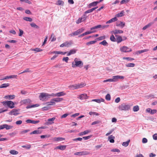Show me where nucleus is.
<instances>
[{"mask_svg": "<svg viewBox=\"0 0 157 157\" xmlns=\"http://www.w3.org/2000/svg\"><path fill=\"white\" fill-rule=\"evenodd\" d=\"M91 136H92L90 135V136H86L83 137L82 138L85 140H88V139H90L91 138Z\"/></svg>", "mask_w": 157, "mask_h": 157, "instance_id": "obj_53", "label": "nucleus"}, {"mask_svg": "<svg viewBox=\"0 0 157 157\" xmlns=\"http://www.w3.org/2000/svg\"><path fill=\"white\" fill-rule=\"evenodd\" d=\"M88 97L87 96V94H82L79 95L78 98L80 100L86 99L88 98Z\"/></svg>", "mask_w": 157, "mask_h": 157, "instance_id": "obj_13", "label": "nucleus"}, {"mask_svg": "<svg viewBox=\"0 0 157 157\" xmlns=\"http://www.w3.org/2000/svg\"><path fill=\"white\" fill-rule=\"evenodd\" d=\"M77 51V50L75 49L71 50L69 52H68L67 54V56H69L72 54H75Z\"/></svg>", "mask_w": 157, "mask_h": 157, "instance_id": "obj_20", "label": "nucleus"}, {"mask_svg": "<svg viewBox=\"0 0 157 157\" xmlns=\"http://www.w3.org/2000/svg\"><path fill=\"white\" fill-rule=\"evenodd\" d=\"M113 82H116L118 81L119 79H123L124 78V76L121 75H115L113 76Z\"/></svg>", "mask_w": 157, "mask_h": 157, "instance_id": "obj_10", "label": "nucleus"}, {"mask_svg": "<svg viewBox=\"0 0 157 157\" xmlns=\"http://www.w3.org/2000/svg\"><path fill=\"white\" fill-rule=\"evenodd\" d=\"M147 139L145 138H143L142 140V142L143 143H147Z\"/></svg>", "mask_w": 157, "mask_h": 157, "instance_id": "obj_63", "label": "nucleus"}, {"mask_svg": "<svg viewBox=\"0 0 157 157\" xmlns=\"http://www.w3.org/2000/svg\"><path fill=\"white\" fill-rule=\"evenodd\" d=\"M117 39H116V41L117 43H119L121 42L123 40V39L121 36H117L116 37Z\"/></svg>", "mask_w": 157, "mask_h": 157, "instance_id": "obj_27", "label": "nucleus"}, {"mask_svg": "<svg viewBox=\"0 0 157 157\" xmlns=\"http://www.w3.org/2000/svg\"><path fill=\"white\" fill-rule=\"evenodd\" d=\"M53 95V94L52 93L51 94H49L46 93H41L40 94L39 98L40 100L42 101H46V99L50 98L51 97H52V96Z\"/></svg>", "mask_w": 157, "mask_h": 157, "instance_id": "obj_1", "label": "nucleus"}, {"mask_svg": "<svg viewBox=\"0 0 157 157\" xmlns=\"http://www.w3.org/2000/svg\"><path fill=\"white\" fill-rule=\"evenodd\" d=\"M98 3V1L93 2L89 4V5H88V7L89 8H90L92 6H96Z\"/></svg>", "mask_w": 157, "mask_h": 157, "instance_id": "obj_19", "label": "nucleus"}, {"mask_svg": "<svg viewBox=\"0 0 157 157\" xmlns=\"http://www.w3.org/2000/svg\"><path fill=\"white\" fill-rule=\"evenodd\" d=\"M65 140L64 138L62 137H55L53 139V140L55 141H62Z\"/></svg>", "mask_w": 157, "mask_h": 157, "instance_id": "obj_28", "label": "nucleus"}, {"mask_svg": "<svg viewBox=\"0 0 157 157\" xmlns=\"http://www.w3.org/2000/svg\"><path fill=\"white\" fill-rule=\"evenodd\" d=\"M113 82V78H112L109 79H106L105 80H104L103 81L104 82Z\"/></svg>", "mask_w": 157, "mask_h": 157, "instance_id": "obj_52", "label": "nucleus"}, {"mask_svg": "<svg viewBox=\"0 0 157 157\" xmlns=\"http://www.w3.org/2000/svg\"><path fill=\"white\" fill-rule=\"evenodd\" d=\"M117 17H115L112 18V19H110L108 21H107L106 22V24H109L112 23L113 22H115L117 20Z\"/></svg>", "mask_w": 157, "mask_h": 157, "instance_id": "obj_24", "label": "nucleus"}, {"mask_svg": "<svg viewBox=\"0 0 157 157\" xmlns=\"http://www.w3.org/2000/svg\"><path fill=\"white\" fill-rule=\"evenodd\" d=\"M19 31L20 32V33L19 34V36H21L23 34V31L20 29H19Z\"/></svg>", "mask_w": 157, "mask_h": 157, "instance_id": "obj_62", "label": "nucleus"}, {"mask_svg": "<svg viewBox=\"0 0 157 157\" xmlns=\"http://www.w3.org/2000/svg\"><path fill=\"white\" fill-rule=\"evenodd\" d=\"M19 109H12L9 113L10 115L17 116L19 114Z\"/></svg>", "mask_w": 157, "mask_h": 157, "instance_id": "obj_11", "label": "nucleus"}, {"mask_svg": "<svg viewBox=\"0 0 157 157\" xmlns=\"http://www.w3.org/2000/svg\"><path fill=\"white\" fill-rule=\"evenodd\" d=\"M69 59V58L67 57H64L63 59V60L66 63H68V61Z\"/></svg>", "mask_w": 157, "mask_h": 157, "instance_id": "obj_60", "label": "nucleus"}, {"mask_svg": "<svg viewBox=\"0 0 157 157\" xmlns=\"http://www.w3.org/2000/svg\"><path fill=\"white\" fill-rule=\"evenodd\" d=\"M153 138L154 140H157V134H155L153 135Z\"/></svg>", "mask_w": 157, "mask_h": 157, "instance_id": "obj_64", "label": "nucleus"}, {"mask_svg": "<svg viewBox=\"0 0 157 157\" xmlns=\"http://www.w3.org/2000/svg\"><path fill=\"white\" fill-rule=\"evenodd\" d=\"M105 99L108 101L110 100L111 99L110 95L109 94H107L105 96Z\"/></svg>", "mask_w": 157, "mask_h": 157, "instance_id": "obj_50", "label": "nucleus"}, {"mask_svg": "<svg viewBox=\"0 0 157 157\" xmlns=\"http://www.w3.org/2000/svg\"><path fill=\"white\" fill-rule=\"evenodd\" d=\"M55 118L53 117L51 118H49L48 119V122H47V124H50L52 123H53V121L55 120Z\"/></svg>", "mask_w": 157, "mask_h": 157, "instance_id": "obj_26", "label": "nucleus"}, {"mask_svg": "<svg viewBox=\"0 0 157 157\" xmlns=\"http://www.w3.org/2000/svg\"><path fill=\"white\" fill-rule=\"evenodd\" d=\"M130 141V140H128L127 141L123 142L122 145L123 146H124L125 147H126L128 146Z\"/></svg>", "mask_w": 157, "mask_h": 157, "instance_id": "obj_35", "label": "nucleus"}, {"mask_svg": "<svg viewBox=\"0 0 157 157\" xmlns=\"http://www.w3.org/2000/svg\"><path fill=\"white\" fill-rule=\"evenodd\" d=\"M101 122V121H95L92 122L91 124L92 125H94L97 124H98Z\"/></svg>", "mask_w": 157, "mask_h": 157, "instance_id": "obj_56", "label": "nucleus"}, {"mask_svg": "<svg viewBox=\"0 0 157 157\" xmlns=\"http://www.w3.org/2000/svg\"><path fill=\"white\" fill-rule=\"evenodd\" d=\"M110 40L113 42L116 41V39H115V37L113 35H112L111 36L110 38Z\"/></svg>", "mask_w": 157, "mask_h": 157, "instance_id": "obj_45", "label": "nucleus"}, {"mask_svg": "<svg viewBox=\"0 0 157 157\" xmlns=\"http://www.w3.org/2000/svg\"><path fill=\"white\" fill-rule=\"evenodd\" d=\"M82 139V138L80 137H78L75 139H73L72 140L73 141H81Z\"/></svg>", "mask_w": 157, "mask_h": 157, "instance_id": "obj_57", "label": "nucleus"}, {"mask_svg": "<svg viewBox=\"0 0 157 157\" xmlns=\"http://www.w3.org/2000/svg\"><path fill=\"white\" fill-rule=\"evenodd\" d=\"M29 68H27L24 71L22 72H21V73L19 74H21L24 73H25L28 72L30 71H29Z\"/></svg>", "mask_w": 157, "mask_h": 157, "instance_id": "obj_59", "label": "nucleus"}, {"mask_svg": "<svg viewBox=\"0 0 157 157\" xmlns=\"http://www.w3.org/2000/svg\"><path fill=\"white\" fill-rule=\"evenodd\" d=\"M82 155H89L90 154V153L87 151H81Z\"/></svg>", "mask_w": 157, "mask_h": 157, "instance_id": "obj_51", "label": "nucleus"}, {"mask_svg": "<svg viewBox=\"0 0 157 157\" xmlns=\"http://www.w3.org/2000/svg\"><path fill=\"white\" fill-rule=\"evenodd\" d=\"M26 122L27 123H31L33 124H36L40 122L39 121H34L32 120L29 119H28L26 120Z\"/></svg>", "mask_w": 157, "mask_h": 157, "instance_id": "obj_16", "label": "nucleus"}, {"mask_svg": "<svg viewBox=\"0 0 157 157\" xmlns=\"http://www.w3.org/2000/svg\"><path fill=\"white\" fill-rule=\"evenodd\" d=\"M116 26H120L122 28H123L125 26V23L123 22H121L119 24H117Z\"/></svg>", "mask_w": 157, "mask_h": 157, "instance_id": "obj_36", "label": "nucleus"}, {"mask_svg": "<svg viewBox=\"0 0 157 157\" xmlns=\"http://www.w3.org/2000/svg\"><path fill=\"white\" fill-rule=\"evenodd\" d=\"M87 16L84 14L81 17L79 18L76 21L77 24H78L82 22L85 21L86 19Z\"/></svg>", "mask_w": 157, "mask_h": 157, "instance_id": "obj_9", "label": "nucleus"}, {"mask_svg": "<svg viewBox=\"0 0 157 157\" xmlns=\"http://www.w3.org/2000/svg\"><path fill=\"white\" fill-rule=\"evenodd\" d=\"M64 2L61 0H59L56 1V4L57 5H61L62 6H63L64 5Z\"/></svg>", "mask_w": 157, "mask_h": 157, "instance_id": "obj_29", "label": "nucleus"}, {"mask_svg": "<svg viewBox=\"0 0 157 157\" xmlns=\"http://www.w3.org/2000/svg\"><path fill=\"white\" fill-rule=\"evenodd\" d=\"M73 42L72 40L67 41L61 44L60 47L61 48L64 47H69L71 46Z\"/></svg>", "mask_w": 157, "mask_h": 157, "instance_id": "obj_6", "label": "nucleus"}, {"mask_svg": "<svg viewBox=\"0 0 157 157\" xmlns=\"http://www.w3.org/2000/svg\"><path fill=\"white\" fill-rule=\"evenodd\" d=\"M66 146L65 145H60L56 147L55 149H59L61 150H64L66 149Z\"/></svg>", "mask_w": 157, "mask_h": 157, "instance_id": "obj_23", "label": "nucleus"}, {"mask_svg": "<svg viewBox=\"0 0 157 157\" xmlns=\"http://www.w3.org/2000/svg\"><path fill=\"white\" fill-rule=\"evenodd\" d=\"M63 100V98H55L51 99L50 102L51 105H55L56 102H58Z\"/></svg>", "mask_w": 157, "mask_h": 157, "instance_id": "obj_5", "label": "nucleus"}, {"mask_svg": "<svg viewBox=\"0 0 157 157\" xmlns=\"http://www.w3.org/2000/svg\"><path fill=\"white\" fill-rule=\"evenodd\" d=\"M154 24L153 22H151L149 23L147 25L145 26L143 28H142V29L143 30H145L147 28H148L150 27L152 25Z\"/></svg>", "mask_w": 157, "mask_h": 157, "instance_id": "obj_22", "label": "nucleus"}, {"mask_svg": "<svg viewBox=\"0 0 157 157\" xmlns=\"http://www.w3.org/2000/svg\"><path fill=\"white\" fill-rule=\"evenodd\" d=\"M130 105L125 103L121 104L118 107L119 110L121 111H126L130 109Z\"/></svg>", "mask_w": 157, "mask_h": 157, "instance_id": "obj_3", "label": "nucleus"}, {"mask_svg": "<svg viewBox=\"0 0 157 157\" xmlns=\"http://www.w3.org/2000/svg\"><path fill=\"white\" fill-rule=\"evenodd\" d=\"M135 65V64L134 63H129L127 64L126 65V66L127 67H133Z\"/></svg>", "mask_w": 157, "mask_h": 157, "instance_id": "obj_46", "label": "nucleus"}, {"mask_svg": "<svg viewBox=\"0 0 157 157\" xmlns=\"http://www.w3.org/2000/svg\"><path fill=\"white\" fill-rule=\"evenodd\" d=\"M52 94H53V95L52 96V97H60L61 96H64L66 95V93H64L63 91L60 92L56 94H54L53 93H52Z\"/></svg>", "mask_w": 157, "mask_h": 157, "instance_id": "obj_12", "label": "nucleus"}, {"mask_svg": "<svg viewBox=\"0 0 157 157\" xmlns=\"http://www.w3.org/2000/svg\"><path fill=\"white\" fill-rule=\"evenodd\" d=\"M10 153L11 154L13 155H17L18 153V152L17 151L14 150L10 151Z\"/></svg>", "mask_w": 157, "mask_h": 157, "instance_id": "obj_37", "label": "nucleus"}, {"mask_svg": "<svg viewBox=\"0 0 157 157\" xmlns=\"http://www.w3.org/2000/svg\"><path fill=\"white\" fill-rule=\"evenodd\" d=\"M42 131L40 130H37L33 131L30 133V135L33 134H40L41 133Z\"/></svg>", "mask_w": 157, "mask_h": 157, "instance_id": "obj_21", "label": "nucleus"}, {"mask_svg": "<svg viewBox=\"0 0 157 157\" xmlns=\"http://www.w3.org/2000/svg\"><path fill=\"white\" fill-rule=\"evenodd\" d=\"M120 50L122 52H127L132 51V49L127 46H124L120 48Z\"/></svg>", "mask_w": 157, "mask_h": 157, "instance_id": "obj_7", "label": "nucleus"}, {"mask_svg": "<svg viewBox=\"0 0 157 157\" xmlns=\"http://www.w3.org/2000/svg\"><path fill=\"white\" fill-rule=\"evenodd\" d=\"M124 10H122L120 13H118L116 14V16L117 17H121L124 15Z\"/></svg>", "mask_w": 157, "mask_h": 157, "instance_id": "obj_31", "label": "nucleus"}, {"mask_svg": "<svg viewBox=\"0 0 157 157\" xmlns=\"http://www.w3.org/2000/svg\"><path fill=\"white\" fill-rule=\"evenodd\" d=\"M69 88L72 89H77V84L72 85L69 86Z\"/></svg>", "mask_w": 157, "mask_h": 157, "instance_id": "obj_34", "label": "nucleus"}, {"mask_svg": "<svg viewBox=\"0 0 157 157\" xmlns=\"http://www.w3.org/2000/svg\"><path fill=\"white\" fill-rule=\"evenodd\" d=\"M77 89L82 88L84 86H85V85H84L83 83H78L77 84Z\"/></svg>", "mask_w": 157, "mask_h": 157, "instance_id": "obj_33", "label": "nucleus"}, {"mask_svg": "<svg viewBox=\"0 0 157 157\" xmlns=\"http://www.w3.org/2000/svg\"><path fill=\"white\" fill-rule=\"evenodd\" d=\"M39 105L38 104H36L35 105H29L26 107L27 109L33 107H37L39 106Z\"/></svg>", "mask_w": 157, "mask_h": 157, "instance_id": "obj_39", "label": "nucleus"}, {"mask_svg": "<svg viewBox=\"0 0 157 157\" xmlns=\"http://www.w3.org/2000/svg\"><path fill=\"white\" fill-rule=\"evenodd\" d=\"M51 38L52 39V41H54L56 40V38L55 37V36H54V34L53 33H52V34L51 35Z\"/></svg>", "mask_w": 157, "mask_h": 157, "instance_id": "obj_48", "label": "nucleus"}, {"mask_svg": "<svg viewBox=\"0 0 157 157\" xmlns=\"http://www.w3.org/2000/svg\"><path fill=\"white\" fill-rule=\"evenodd\" d=\"M5 128L7 130H9L13 128V126H12L6 124H5Z\"/></svg>", "mask_w": 157, "mask_h": 157, "instance_id": "obj_43", "label": "nucleus"}, {"mask_svg": "<svg viewBox=\"0 0 157 157\" xmlns=\"http://www.w3.org/2000/svg\"><path fill=\"white\" fill-rule=\"evenodd\" d=\"M30 25L32 27H34L36 28V29H39V27L36 25L35 23L32 22L30 24Z\"/></svg>", "mask_w": 157, "mask_h": 157, "instance_id": "obj_40", "label": "nucleus"}, {"mask_svg": "<svg viewBox=\"0 0 157 157\" xmlns=\"http://www.w3.org/2000/svg\"><path fill=\"white\" fill-rule=\"evenodd\" d=\"M84 30L82 28L79 29L77 31L74 32L71 34L70 35L71 36L78 35L82 33Z\"/></svg>", "mask_w": 157, "mask_h": 157, "instance_id": "obj_8", "label": "nucleus"}, {"mask_svg": "<svg viewBox=\"0 0 157 157\" xmlns=\"http://www.w3.org/2000/svg\"><path fill=\"white\" fill-rule=\"evenodd\" d=\"M100 44H102L104 46H106L107 45L108 43L105 40H104L99 43Z\"/></svg>", "mask_w": 157, "mask_h": 157, "instance_id": "obj_47", "label": "nucleus"}, {"mask_svg": "<svg viewBox=\"0 0 157 157\" xmlns=\"http://www.w3.org/2000/svg\"><path fill=\"white\" fill-rule=\"evenodd\" d=\"M33 50L36 52H40L43 51L42 49L38 48H36Z\"/></svg>", "mask_w": 157, "mask_h": 157, "instance_id": "obj_55", "label": "nucleus"}, {"mask_svg": "<svg viewBox=\"0 0 157 157\" xmlns=\"http://www.w3.org/2000/svg\"><path fill=\"white\" fill-rule=\"evenodd\" d=\"M23 19L27 21H29V22H31L33 21L32 19L31 18L28 17H24L23 18Z\"/></svg>", "mask_w": 157, "mask_h": 157, "instance_id": "obj_41", "label": "nucleus"}, {"mask_svg": "<svg viewBox=\"0 0 157 157\" xmlns=\"http://www.w3.org/2000/svg\"><path fill=\"white\" fill-rule=\"evenodd\" d=\"M15 95H8L5 96L4 97V98L6 99H8L9 100L13 99L15 98Z\"/></svg>", "mask_w": 157, "mask_h": 157, "instance_id": "obj_17", "label": "nucleus"}, {"mask_svg": "<svg viewBox=\"0 0 157 157\" xmlns=\"http://www.w3.org/2000/svg\"><path fill=\"white\" fill-rule=\"evenodd\" d=\"M102 26L101 25H98L97 26H95L94 27H93L91 28V30H94L95 29H97L98 28H100Z\"/></svg>", "mask_w": 157, "mask_h": 157, "instance_id": "obj_44", "label": "nucleus"}, {"mask_svg": "<svg viewBox=\"0 0 157 157\" xmlns=\"http://www.w3.org/2000/svg\"><path fill=\"white\" fill-rule=\"evenodd\" d=\"M21 147L27 149H29L31 148V145L30 144H29L25 145H22L21 146Z\"/></svg>", "mask_w": 157, "mask_h": 157, "instance_id": "obj_38", "label": "nucleus"}, {"mask_svg": "<svg viewBox=\"0 0 157 157\" xmlns=\"http://www.w3.org/2000/svg\"><path fill=\"white\" fill-rule=\"evenodd\" d=\"M115 138V137L113 135H110L108 137L110 143H113L114 142V139Z\"/></svg>", "mask_w": 157, "mask_h": 157, "instance_id": "obj_25", "label": "nucleus"}, {"mask_svg": "<svg viewBox=\"0 0 157 157\" xmlns=\"http://www.w3.org/2000/svg\"><path fill=\"white\" fill-rule=\"evenodd\" d=\"M1 103L4 106H7L10 108L12 109L14 107V103L11 101H3Z\"/></svg>", "mask_w": 157, "mask_h": 157, "instance_id": "obj_4", "label": "nucleus"}, {"mask_svg": "<svg viewBox=\"0 0 157 157\" xmlns=\"http://www.w3.org/2000/svg\"><path fill=\"white\" fill-rule=\"evenodd\" d=\"M31 100L29 99H27L22 100L21 101V102L23 104H26L29 103Z\"/></svg>", "mask_w": 157, "mask_h": 157, "instance_id": "obj_30", "label": "nucleus"}, {"mask_svg": "<svg viewBox=\"0 0 157 157\" xmlns=\"http://www.w3.org/2000/svg\"><path fill=\"white\" fill-rule=\"evenodd\" d=\"M146 111L151 114H153L156 113L157 110L156 109L152 110L150 108H148L146 109Z\"/></svg>", "mask_w": 157, "mask_h": 157, "instance_id": "obj_15", "label": "nucleus"}, {"mask_svg": "<svg viewBox=\"0 0 157 157\" xmlns=\"http://www.w3.org/2000/svg\"><path fill=\"white\" fill-rule=\"evenodd\" d=\"M10 86L9 83H4L0 86V88H6Z\"/></svg>", "mask_w": 157, "mask_h": 157, "instance_id": "obj_32", "label": "nucleus"}, {"mask_svg": "<svg viewBox=\"0 0 157 157\" xmlns=\"http://www.w3.org/2000/svg\"><path fill=\"white\" fill-rule=\"evenodd\" d=\"M91 131L90 130H87L84 132H81L79 133L78 135L79 136H82L87 134L90 132Z\"/></svg>", "mask_w": 157, "mask_h": 157, "instance_id": "obj_18", "label": "nucleus"}, {"mask_svg": "<svg viewBox=\"0 0 157 157\" xmlns=\"http://www.w3.org/2000/svg\"><path fill=\"white\" fill-rule=\"evenodd\" d=\"M21 2H25L28 3L29 4H31V2L30 1L28 0H20Z\"/></svg>", "mask_w": 157, "mask_h": 157, "instance_id": "obj_61", "label": "nucleus"}, {"mask_svg": "<svg viewBox=\"0 0 157 157\" xmlns=\"http://www.w3.org/2000/svg\"><path fill=\"white\" fill-rule=\"evenodd\" d=\"M105 39V36H100L98 38H97V40H101L103 39Z\"/></svg>", "mask_w": 157, "mask_h": 157, "instance_id": "obj_54", "label": "nucleus"}, {"mask_svg": "<svg viewBox=\"0 0 157 157\" xmlns=\"http://www.w3.org/2000/svg\"><path fill=\"white\" fill-rule=\"evenodd\" d=\"M139 108L138 105L135 106L133 107V111L134 112H137L139 110Z\"/></svg>", "mask_w": 157, "mask_h": 157, "instance_id": "obj_42", "label": "nucleus"}, {"mask_svg": "<svg viewBox=\"0 0 157 157\" xmlns=\"http://www.w3.org/2000/svg\"><path fill=\"white\" fill-rule=\"evenodd\" d=\"M79 59L75 58L74 61L72 63V67L73 68L76 67H82L83 65V63L82 61L79 60Z\"/></svg>", "mask_w": 157, "mask_h": 157, "instance_id": "obj_2", "label": "nucleus"}, {"mask_svg": "<svg viewBox=\"0 0 157 157\" xmlns=\"http://www.w3.org/2000/svg\"><path fill=\"white\" fill-rule=\"evenodd\" d=\"M148 51V50L147 49H145L143 50H142L139 51H138V52L140 54L141 53H143L145 52H147Z\"/></svg>", "mask_w": 157, "mask_h": 157, "instance_id": "obj_58", "label": "nucleus"}, {"mask_svg": "<svg viewBox=\"0 0 157 157\" xmlns=\"http://www.w3.org/2000/svg\"><path fill=\"white\" fill-rule=\"evenodd\" d=\"M96 41L95 40H93L92 41H90L89 42H88L86 43V44L88 45H90L94 44L96 42Z\"/></svg>", "mask_w": 157, "mask_h": 157, "instance_id": "obj_49", "label": "nucleus"}, {"mask_svg": "<svg viewBox=\"0 0 157 157\" xmlns=\"http://www.w3.org/2000/svg\"><path fill=\"white\" fill-rule=\"evenodd\" d=\"M123 33V31L122 30L116 29L114 30L111 31V33L112 34H113L115 35L116 37L117 36V35L116 34H120Z\"/></svg>", "mask_w": 157, "mask_h": 157, "instance_id": "obj_14", "label": "nucleus"}]
</instances>
